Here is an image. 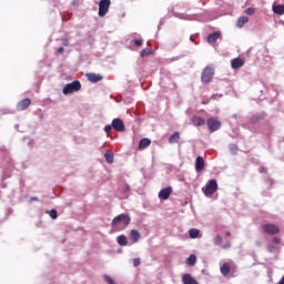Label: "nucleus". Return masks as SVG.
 <instances>
[{
  "label": "nucleus",
  "instance_id": "nucleus-8",
  "mask_svg": "<svg viewBox=\"0 0 284 284\" xmlns=\"http://www.w3.org/2000/svg\"><path fill=\"white\" fill-rule=\"evenodd\" d=\"M32 101L30 100V98H26L23 100H21L20 102H18L17 104V110H19V112H22L23 110H28V108H30Z\"/></svg>",
  "mask_w": 284,
  "mask_h": 284
},
{
  "label": "nucleus",
  "instance_id": "nucleus-32",
  "mask_svg": "<svg viewBox=\"0 0 284 284\" xmlns=\"http://www.w3.org/2000/svg\"><path fill=\"white\" fill-rule=\"evenodd\" d=\"M122 190H123L124 194H129V193H130V185L124 184V185L122 186Z\"/></svg>",
  "mask_w": 284,
  "mask_h": 284
},
{
  "label": "nucleus",
  "instance_id": "nucleus-39",
  "mask_svg": "<svg viewBox=\"0 0 284 284\" xmlns=\"http://www.w3.org/2000/svg\"><path fill=\"white\" fill-rule=\"evenodd\" d=\"M108 283L109 284H116V283H114V280H112V277H108Z\"/></svg>",
  "mask_w": 284,
  "mask_h": 284
},
{
  "label": "nucleus",
  "instance_id": "nucleus-36",
  "mask_svg": "<svg viewBox=\"0 0 284 284\" xmlns=\"http://www.w3.org/2000/svg\"><path fill=\"white\" fill-rule=\"evenodd\" d=\"M230 247H232V244L230 242H226L224 245H223V250H230Z\"/></svg>",
  "mask_w": 284,
  "mask_h": 284
},
{
  "label": "nucleus",
  "instance_id": "nucleus-1",
  "mask_svg": "<svg viewBox=\"0 0 284 284\" xmlns=\"http://www.w3.org/2000/svg\"><path fill=\"white\" fill-rule=\"evenodd\" d=\"M219 190V184L216 180H210L205 186L202 187V192L205 196H212L214 192Z\"/></svg>",
  "mask_w": 284,
  "mask_h": 284
},
{
  "label": "nucleus",
  "instance_id": "nucleus-31",
  "mask_svg": "<svg viewBox=\"0 0 284 284\" xmlns=\"http://www.w3.org/2000/svg\"><path fill=\"white\" fill-rule=\"evenodd\" d=\"M49 215L52 217V219H57L59 215L57 214V210H51L50 212H49Z\"/></svg>",
  "mask_w": 284,
  "mask_h": 284
},
{
  "label": "nucleus",
  "instance_id": "nucleus-13",
  "mask_svg": "<svg viewBox=\"0 0 284 284\" xmlns=\"http://www.w3.org/2000/svg\"><path fill=\"white\" fill-rule=\"evenodd\" d=\"M195 170L196 172H203L205 170V161L202 156H197L195 161Z\"/></svg>",
  "mask_w": 284,
  "mask_h": 284
},
{
  "label": "nucleus",
  "instance_id": "nucleus-15",
  "mask_svg": "<svg viewBox=\"0 0 284 284\" xmlns=\"http://www.w3.org/2000/svg\"><path fill=\"white\" fill-rule=\"evenodd\" d=\"M191 121L195 128H201L205 125V120L199 115H194Z\"/></svg>",
  "mask_w": 284,
  "mask_h": 284
},
{
  "label": "nucleus",
  "instance_id": "nucleus-35",
  "mask_svg": "<svg viewBox=\"0 0 284 284\" xmlns=\"http://www.w3.org/2000/svg\"><path fill=\"white\" fill-rule=\"evenodd\" d=\"M273 243L275 245H281V237H273Z\"/></svg>",
  "mask_w": 284,
  "mask_h": 284
},
{
  "label": "nucleus",
  "instance_id": "nucleus-44",
  "mask_svg": "<svg viewBox=\"0 0 284 284\" xmlns=\"http://www.w3.org/2000/svg\"><path fill=\"white\" fill-rule=\"evenodd\" d=\"M110 3H111L110 0H108V8H110Z\"/></svg>",
  "mask_w": 284,
  "mask_h": 284
},
{
  "label": "nucleus",
  "instance_id": "nucleus-33",
  "mask_svg": "<svg viewBox=\"0 0 284 284\" xmlns=\"http://www.w3.org/2000/svg\"><path fill=\"white\" fill-rule=\"evenodd\" d=\"M134 43H135V45H138L139 48H141V45H143V40H141V39H135V40H134Z\"/></svg>",
  "mask_w": 284,
  "mask_h": 284
},
{
  "label": "nucleus",
  "instance_id": "nucleus-26",
  "mask_svg": "<svg viewBox=\"0 0 284 284\" xmlns=\"http://www.w3.org/2000/svg\"><path fill=\"white\" fill-rule=\"evenodd\" d=\"M150 54H152V50H151V49H143V50L140 52V55H141V57H150Z\"/></svg>",
  "mask_w": 284,
  "mask_h": 284
},
{
  "label": "nucleus",
  "instance_id": "nucleus-3",
  "mask_svg": "<svg viewBox=\"0 0 284 284\" xmlns=\"http://www.w3.org/2000/svg\"><path fill=\"white\" fill-rule=\"evenodd\" d=\"M112 128L115 132H125V123L119 118L113 119L111 125H108V132H110Z\"/></svg>",
  "mask_w": 284,
  "mask_h": 284
},
{
  "label": "nucleus",
  "instance_id": "nucleus-25",
  "mask_svg": "<svg viewBox=\"0 0 284 284\" xmlns=\"http://www.w3.org/2000/svg\"><path fill=\"white\" fill-rule=\"evenodd\" d=\"M186 264H189L191 267L196 265V255L192 254L186 260Z\"/></svg>",
  "mask_w": 284,
  "mask_h": 284
},
{
  "label": "nucleus",
  "instance_id": "nucleus-14",
  "mask_svg": "<svg viewBox=\"0 0 284 284\" xmlns=\"http://www.w3.org/2000/svg\"><path fill=\"white\" fill-rule=\"evenodd\" d=\"M182 283L183 284H199V281H196V278L192 277L191 274L186 273L182 276Z\"/></svg>",
  "mask_w": 284,
  "mask_h": 284
},
{
  "label": "nucleus",
  "instance_id": "nucleus-38",
  "mask_svg": "<svg viewBox=\"0 0 284 284\" xmlns=\"http://www.w3.org/2000/svg\"><path fill=\"white\" fill-rule=\"evenodd\" d=\"M63 45H64V47L70 45V41H68V39H64V40H63Z\"/></svg>",
  "mask_w": 284,
  "mask_h": 284
},
{
  "label": "nucleus",
  "instance_id": "nucleus-42",
  "mask_svg": "<svg viewBox=\"0 0 284 284\" xmlns=\"http://www.w3.org/2000/svg\"><path fill=\"white\" fill-rule=\"evenodd\" d=\"M226 236H232V233H230V232H226Z\"/></svg>",
  "mask_w": 284,
  "mask_h": 284
},
{
  "label": "nucleus",
  "instance_id": "nucleus-12",
  "mask_svg": "<svg viewBox=\"0 0 284 284\" xmlns=\"http://www.w3.org/2000/svg\"><path fill=\"white\" fill-rule=\"evenodd\" d=\"M108 14V0H101L99 3V17Z\"/></svg>",
  "mask_w": 284,
  "mask_h": 284
},
{
  "label": "nucleus",
  "instance_id": "nucleus-43",
  "mask_svg": "<svg viewBox=\"0 0 284 284\" xmlns=\"http://www.w3.org/2000/svg\"><path fill=\"white\" fill-rule=\"evenodd\" d=\"M104 132H108V125L104 126Z\"/></svg>",
  "mask_w": 284,
  "mask_h": 284
},
{
  "label": "nucleus",
  "instance_id": "nucleus-11",
  "mask_svg": "<svg viewBox=\"0 0 284 284\" xmlns=\"http://www.w3.org/2000/svg\"><path fill=\"white\" fill-rule=\"evenodd\" d=\"M245 65V60L241 58H235L231 61V67L233 70H241Z\"/></svg>",
  "mask_w": 284,
  "mask_h": 284
},
{
  "label": "nucleus",
  "instance_id": "nucleus-28",
  "mask_svg": "<svg viewBox=\"0 0 284 284\" xmlns=\"http://www.w3.org/2000/svg\"><path fill=\"white\" fill-rule=\"evenodd\" d=\"M108 163H114V153L111 151L108 152Z\"/></svg>",
  "mask_w": 284,
  "mask_h": 284
},
{
  "label": "nucleus",
  "instance_id": "nucleus-22",
  "mask_svg": "<svg viewBox=\"0 0 284 284\" xmlns=\"http://www.w3.org/2000/svg\"><path fill=\"white\" fill-rule=\"evenodd\" d=\"M248 21H250V18H247V17H240L237 19L236 27L237 28H243V26H245V23H248Z\"/></svg>",
  "mask_w": 284,
  "mask_h": 284
},
{
  "label": "nucleus",
  "instance_id": "nucleus-18",
  "mask_svg": "<svg viewBox=\"0 0 284 284\" xmlns=\"http://www.w3.org/2000/svg\"><path fill=\"white\" fill-rule=\"evenodd\" d=\"M219 39H221V32H219V31H215L207 36L209 43H216V41H219Z\"/></svg>",
  "mask_w": 284,
  "mask_h": 284
},
{
  "label": "nucleus",
  "instance_id": "nucleus-16",
  "mask_svg": "<svg viewBox=\"0 0 284 284\" xmlns=\"http://www.w3.org/2000/svg\"><path fill=\"white\" fill-rule=\"evenodd\" d=\"M87 79L91 83H99V81H101V79H103V77H101L100 74H97V73H87Z\"/></svg>",
  "mask_w": 284,
  "mask_h": 284
},
{
  "label": "nucleus",
  "instance_id": "nucleus-19",
  "mask_svg": "<svg viewBox=\"0 0 284 284\" xmlns=\"http://www.w3.org/2000/svg\"><path fill=\"white\" fill-rule=\"evenodd\" d=\"M181 141V133L179 131L174 132L170 138H169V143L172 145L174 143H179Z\"/></svg>",
  "mask_w": 284,
  "mask_h": 284
},
{
  "label": "nucleus",
  "instance_id": "nucleus-20",
  "mask_svg": "<svg viewBox=\"0 0 284 284\" xmlns=\"http://www.w3.org/2000/svg\"><path fill=\"white\" fill-rule=\"evenodd\" d=\"M130 236H131L133 243H139V241L141 240V233H139V231H136V230H132L130 233Z\"/></svg>",
  "mask_w": 284,
  "mask_h": 284
},
{
  "label": "nucleus",
  "instance_id": "nucleus-9",
  "mask_svg": "<svg viewBox=\"0 0 284 284\" xmlns=\"http://www.w3.org/2000/svg\"><path fill=\"white\" fill-rule=\"evenodd\" d=\"M171 195L172 186L164 187L159 192V199H161L162 201H168V199H170Z\"/></svg>",
  "mask_w": 284,
  "mask_h": 284
},
{
  "label": "nucleus",
  "instance_id": "nucleus-30",
  "mask_svg": "<svg viewBox=\"0 0 284 284\" xmlns=\"http://www.w3.org/2000/svg\"><path fill=\"white\" fill-rule=\"evenodd\" d=\"M256 12V9L254 8H247L245 10V14H248L250 17H252V14H254Z\"/></svg>",
  "mask_w": 284,
  "mask_h": 284
},
{
  "label": "nucleus",
  "instance_id": "nucleus-10",
  "mask_svg": "<svg viewBox=\"0 0 284 284\" xmlns=\"http://www.w3.org/2000/svg\"><path fill=\"white\" fill-rule=\"evenodd\" d=\"M230 270H236V266L234 264H230V262H225L220 267V272H221L222 276H227V274H230Z\"/></svg>",
  "mask_w": 284,
  "mask_h": 284
},
{
  "label": "nucleus",
  "instance_id": "nucleus-2",
  "mask_svg": "<svg viewBox=\"0 0 284 284\" xmlns=\"http://www.w3.org/2000/svg\"><path fill=\"white\" fill-rule=\"evenodd\" d=\"M81 90V82L79 80H75L71 83H68L62 89L63 94H72L74 92H79Z\"/></svg>",
  "mask_w": 284,
  "mask_h": 284
},
{
  "label": "nucleus",
  "instance_id": "nucleus-17",
  "mask_svg": "<svg viewBox=\"0 0 284 284\" xmlns=\"http://www.w3.org/2000/svg\"><path fill=\"white\" fill-rule=\"evenodd\" d=\"M150 145H152V140L143 138L140 140L139 150H146V148H150Z\"/></svg>",
  "mask_w": 284,
  "mask_h": 284
},
{
  "label": "nucleus",
  "instance_id": "nucleus-7",
  "mask_svg": "<svg viewBox=\"0 0 284 284\" xmlns=\"http://www.w3.org/2000/svg\"><path fill=\"white\" fill-rule=\"evenodd\" d=\"M206 125L210 132H216V130L221 129V121H217L214 118H210L206 122Z\"/></svg>",
  "mask_w": 284,
  "mask_h": 284
},
{
  "label": "nucleus",
  "instance_id": "nucleus-21",
  "mask_svg": "<svg viewBox=\"0 0 284 284\" xmlns=\"http://www.w3.org/2000/svg\"><path fill=\"white\" fill-rule=\"evenodd\" d=\"M273 12L275 14L283 16L284 14V4H275V6H273Z\"/></svg>",
  "mask_w": 284,
  "mask_h": 284
},
{
  "label": "nucleus",
  "instance_id": "nucleus-4",
  "mask_svg": "<svg viewBox=\"0 0 284 284\" xmlns=\"http://www.w3.org/2000/svg\"><path fill=\"white\" fill-rule=\"evenodd\" d=\"M130 216L126 214H120L118 216H115L112 221V225L116 226V225H123L124 227H128V225H130Z\"/></svg>",
  "mask_w": 284,
  "mask_h": 284
},
{
  "label": "nucleus",
  "instance_id": "nucleus-29",
  "mask_svg": "<svg viewBox=\"0 0 284 284\" xmlns=\"http://www.w3.org/2000/svg\"><path fill=\"white\" fill-rule=\"evenodd\" d=\"M221 243H223V237L221 235H216L214 237V244L215 245H221Z\"/></svg>",
  "mask_w": 284,
  "mask_h": 284
},
{
  "label": "nucleus",
  "instance_id": "nucleus-46",
  "mask_svg": "<svg viewBox=\"0 0 284 284\" xmlns=\"http://www.w3.org/2000/svg\"><path fill=\"white\" fill-rule=\"evenodd\" d=\"M190 40H191V41H194V38L191 37Z\"/></svg>",
  "mask_w": 284,
  "mask_h": 284
},
{
  "label": "nucleus",
  "instance_id": "nucleus-24",
  "mask_svg": "<svg viewBox=\"0 0 284 284\" xmlns=\"http://www.w3.org/2000/svg\"><path fill=\"white\" fill-rule=\"evenodd\" d=\"M118 243L121 246L128 245V237L125 235H119L118 236Z\"/></svg>",
  "mask_w": 284,
  "mask_h": 284
},
{
  "label": "nucleus",
  "instance_id": "nucleus-41",
  "mask_svg": "<svg viewBox=\"0 0 284 284\" xmlns=\"http://www.w3.org/2000/svg\"><path fill=\"white\" fill-rule=\"evenodd\" d=\"M104 159H108V151L104 152Z\"/></svg>",
  "mask_w": 284,
  "mask_h": 284
},
{
  "label": "nucleus",
  "instance_id": "nucleus-37",
  "mask_svg": "<svg viewBox=\"0 0 284 284\" xmlns=\"http://www.w3.org/2000/svg\"><path fill=\"white\" fill-rule=\"evenodd\" d=\"M58 52H59V54H63V52H65V49H63V47H60V48L58 49Z\"/></svg>",
  "mask_w": 284,
  "mask_h": 284
},
{
  "label": "nucleus",
  "instance_id": "nucleus-27",
  "mask_svg": "<svg viewBox=\"0 0 284 284\" xmlns=\"http://www.w3.org/2000/svg\"><path fill=\"white\" fill-rule=\"evenodd\" d=\"M261 119H263V116H261V115H253L252 118H251V123H258L260 121H261Z\"/></svg>",
  "mask_w": 284,
  "mask_h": 284
},
{
  "label": "nucleus",
  "instance_id": "nucleus-34",
  "mask_svg": "<svg viewBox=\"0 0 284 284\" xmlns=\"http://www.w3.org/2000/svg\"><path fill=\"white\" fill-rule=\"evenodd\" d=\"M133 265H134V267H139V265H141V260L140 258H134L133 260Z\"/></svg>",
  "mask_w": 284,
  "mask_h": 284
},
{
  "label": "nucleus",
  "instance_id": "nucleus-23",
  "mask_svg": "<svg viewBox=\"0 0 284 284\" xmlns=\"http://www.w3.org/2000/svg\"><path fill=\"white\" fill-rule=\"evenodd\" d=\"M201 231H199V229H191L189 231V236L190 239H199V234Z\"/></svg>",
  "mask_w": 284,
  "mask_h": 284
},
{
  "label": "nucleus",
  "instance_id": "nucleus-6",
  "mask_svg": "<svg viewBox=\"0 0 284 284\" xmlns=\"http://www.w3.org/2000/svg\"><path fill=\"white\" fill-rule=\"evenodd\" d=\"M214 78V69L206 67L201 75L202 83H210L212 79Z\"/></svg>",
  "mask_w": 284,
  "mask_h": 284
},
{
  "label": "nucleus",
  "instance_id": "nucleus-5",
  "mask_svg": "<svg viewBox=\"0 0 284 284\" xmlns=\"http://www.w3.org/2000/svg\"><path fill=\"white\" fill-rule=\"evenodd\" d=\"M262 230L270 236H274V234H281V229L276 224H264Z\"/></svg>",
  "mask_w": 284,
  "mask_h": 284
},
{
  "label": "nucleus",
  "instance_id": "nucleus-40",
  "mask_svg": "<svg viewBox=\"0 0 284 284\" xmlns=\"http://www.w3.org/2000/svg\"><path fill=\"white\" fill-rule=\"evenodd\" d=\"M31 201H39V197H31Z\"/></svg>",
  "mask_w": 284,
  "mask_h": 284
},
{
  "label": "nucleus",
  "instance_id": "nucleus-45",
  "mask_svg": "<svg viewBox=\"0 0 284 284\" xmlns=\"http://www.w3.org/2000/svg\"><path fill=\"white\" fill-rule=\"evenodd\" d=\"M105 281H108V275H104Z\"/></svg>",
  "mask_w": 284,
  "mask_h": 284
}]
</instances>
